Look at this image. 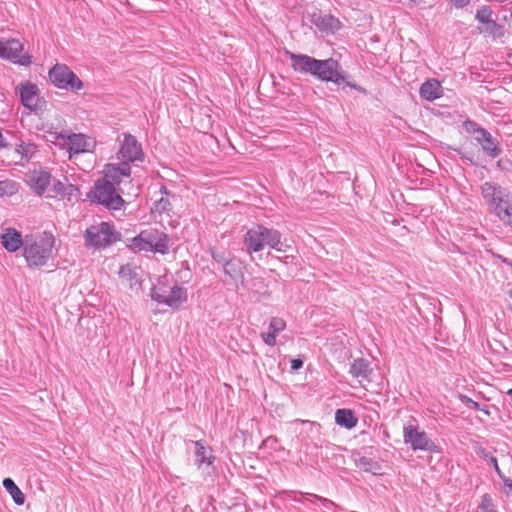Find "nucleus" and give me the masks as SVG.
Masks as SVG:
<instances>
[{"label": "nucleus", "mask_w": 512, "mask_h": 512, "mask_svg": "<svg viewBox=\"0 0 512 512\" xmlns=\"http://www.w3.org/2000/svg\"><path fill=\"white\" fill-rule=\"evenodd\" d=\"M419 94L426 101H434L442 96L443 89L438 80L428 79L420 86Z\"/></svg>", "instance_id": "obj_17"}, {"label": "nucleus", "mask_w": 512, "mask_h": 512, "mask_svg": "<svg viewBox=\"0 0 512 512\" xmlns=\"http://www.w3.org/2000/svg\"><path fill=\"white\" fill-rule=\"evenodd\" d=\"M195 445V464L198 468H202L205 466L207 473H210L213 470V462L215 460V456L213 455L212 449L210 447L205 446L203 441L198 440L194 442Z\"/></svg>", "instance_id": "obj_13"}, {"label": "nucleus", "mask_w": 512, "mask_h": 512, "mask_svg": "<svg viewBox=\"0 0 512 512\" xmlns=\"http://www.w3.org/2000/svg\"><path fill=\"white\" fill-rule=\"evenodd\" d=\"M478 455L487 460L493 467H494V470L497 474H500V467L498 465V461L496 459V457L490 455L484 448H480L479 451H478Z\"/></svg>", "instance_id": "obj_38"}, {"label": "nucleus", "mask_w": 512, "mask_h": 512, "mask_svg": "<svg viewBox=\"0 0 512 512\" xmlns=\"http://www.w3.org/2000/svg\"><path fill=\"white\" fill-rule=\"evenodd\" d=\"M3 184H6V182H0V186L3 185Z\"/></svg>", "instance_id": "obj_61"}, {"label": "nucleus", "mask_w": 512, "mask_h": 512, "mask_svg": "<svg viewBox=\"0 0 512 512\" xmlns=\"http://www.w3.org/2000/svg\"><path fill=\"white\" fill-rule=\"evenodd\" d=\"M103 179H107L112 182L114 186L121 183L119 173L115 170L114 165L111 164L107 166L105 170V177Z\"/></svg>", "instance_id": "obj_37"}, {"label": "nucleus", "mask_w": 512, "mask_h": 512, "mask_svg": "<svg viewBox=\"0 0 512 512\" xmlns=\"http://www.w3.org/2000/svg\"><path fill=\"white\" fill-rule=\"evenodd\" d=\"M48 75L51 83L57 88L70 91H79L83 88V82L66 64H55Z\"/></svg>", "instance_id": "obj_5"}, {"label": "nucleus", "mask_w": 512, "mask_h": 512, "mask_svg": "<svg viewBox=\"0 0 512 512\" xmlns=\"http://www.w3.org/2000/svg\"><path fill=\"white\" fill-rule=\"evenodd\" d=\"M511 194V192L509 191L508 188H504L501 192V194L495 198V200L491 201L490 203L486 204L487 206V210L490 214H492L494 212L495 209H497L498 205L503 201L505 200V198Z\"/></svg>", "instance_id": "obj_36"}, {"label": "nucleus", "mask_w": 512, "mask_h": 512, "mask_svg": "<svg viewBox=\"0 0 512 512\" xmlns=\"http://www.w3.org/2000/svg\"><path fill=\"white\" fill-rule=\"evenodd\" d=\"M494 216L498 218V220L505 226H508L512 229V204H510L509 208L503 209Z\"/></svg>", "instance_id": "obj_35"}, {"label": "nucleus", "mask_w": 512, "mask_h": 512, "mask_svg": "<svg viewBox=\"0 0 512 512\" xmlns=\"http://www.w3.org/2000/svg\"><path fill=\"white\" fill-rule=\"evenodd\" d=\"M288 56L291 60V67L295 72L310 75L322 82H332L338 86L343 85V90L349 87L364 96L369 94L367 89L350 81V75L344 71L340 63L332 57L316 59L306 54H296L293 52H288Z\"/></svg>", "instance_id": "obj_1"}, {"label": "nucleus", "mask_w": 512, "mask_h": 512, "mask_svg": "<svg viewBox=\"0 0 512 512\" xmlns=\"http://www.w3.org/2000/svg\"><path fill=\"white\" fill-rule=\"evenodd\" d=\"M102 232H100V224L98 226H90L84 233L85 244L88 247L100 248L103 246Z\"/></svg>", "instance_id": "obj_23"}, {"label": "nucleus", "mask_w": 512, "mask_h": 512, "mask_svg": "<svg viewBox=\"0 0 512 512\" xmlns=\"http://www.w3.org/2000/svg\"><path fill=\"white\" fill-rule=\"evenodd\" d=\"M100 232H102L103 246H110L121 240V234L115 230L114 225L109 222L100 223Z\"/></svg>", "instance_id": "obj_22"}, {"label": "nucleus", "mask_w": 512, "mask_h": 512, "mask_svg": "<svg viewBox=\"0 0 512 512\" xmlns=\"http://www.w3.org/2000/svg\"><path fill=\"white\" fill-rule=\"evenodd\" d=\"M159 192L164 197H168L171 194L170 191L167 189V187L165 185H161L160 186Z\"/></svg>", "instance_id": "obj_54"}, {"label": "nucleus", "mask_w": 512, "mask_h": 512, "mask_svg": "<svg viewBox=\"0 0 512 512\" xmlns=\"http://www.w3.org/2000/svg\"><path fill=\"white\" fill-rule=\"evenodd\" d=\"M496 165L501 171L508 172L512 169V161L507 157L500 158Z\"/></svg>", "instance_id": "obj_45"}, {"label": "nucleus", "mask_w": 512, "mask_h": 512, "mask_svg": "<svg viewBox=\"0 0 512 512\" xmlns=\"http://www.w3.org/2000/svg\"><path fill=\"white\" fill-rule=\"evenodd\" d=\"M69 140V151L73 153H84L88 151L87 140L83 134H71L68 137Z\"/></svg>", "instance_id": "obj_27"}, {"label": "nucleus", "mask_w": 512, "mask_h": 512, "mask_svg": "<svg viewBox=\"0 0 512 512\" xmlns=\"http://www.w3.org/2000/svg\"><path fill=\"white\" fill-rule=\"evenodd\" d=\"M114 168L120 176L129 177L131 174V167L128 161L120 162L119 164L114 165Z\"/></svg>", "instance_id": "obj_42"}, {"label": "nucleus", "mask_w": 512, "mask_h": 512, "mask_svg": "<svg viewBox=\"0 0 512 512\" xmlns=\"http://www.w3.org/2000/svg\"><path fill=\"white\" fill-rule=\"evenodd\" d=\"M304 361L301 358H295L291 360V370L298 371L303 367Z\"/></svg>", "instance_id": "obj_51"}, {"label": "nucleus", "mask_w": 512, "mask_h": 512, "mask_svg": "<svg viewBox=\"0 0 512 512\" xmlns=\"http://www.w3.org/2000/svg\"><path fill=\"white\" fill-rule=\"evenodd\" d=\"M133 252L146 251L151 252L150 246L146 244L145 236L140 232L137 236L130 239V243L127 245Z\"/></svg>", "instance_id": "obj_29"}, {"label": "nucleus", "mask_w": 512, "mask_h": 512, "mask_svg": "<svg viewBox=\"0 0 512 512\" xmlns=\"http://www.w3.org/2000/svg\"><path fill=\"white\" fill-rule=\"evenodd\" d=\"M492 14L493 11L489 6H483L481 9L477 10L475 18L479 23L486 24L487 29L493 30L498 27V24L492 19Z\"/></svg>", "instance_id": "obj_26"}, {"label": "nucleus", "mask_w": 512, "mask_h": 512, "mask_svg": "<svg viewBox=\"0 0 512 512\" xmlns=\"http://www.w3.org/2000/svg\"><path fill=\"white\" fill-rule=\"evenodd\" d=\"M78 192H79V189L77 186H75L73 184H69L66 186V192L64 194L67 195L70 200L71 197L74 196Z\"/></svg>", "instance_id": "obj_50"}, {"label": "nucleus", "mask_w": 512, "mask_h": 512, "mask_svg": "<svg viewBox=\"0 0 512 512\" xmlns=\"http://www.w3.org/2000/svg\"><path fill=\"white\" fill-rule=\"evenodd\" d=\"M17 92L19 94L22 105L26 109L34 112L42 109L41 101L38 95L39 89L36 84L30 81L21 83L17 87Z\"/></svg>", "instance_id": "obj_8"}, {"label": "nucleus", "mask_w": 512, "mask_h": 512, "mask_svg": "<svg viewBox=\"0 0 512 512\" xmlns=\"http://www.w3.org/2000/svg\"><path fill=\"white\" fill-rule=\"evenodd\" d=\"M372 372L373 369L371 368L370 362L364 358L355 359L351 363L349 369V373L352 375V377L360 379V383H362L363 381L370 382V376Z\"/></svg>", "instance_id": "obj_16"}, {"label": "nucleus", "mask_w": 512, "mask_h": 512, "mask_svg": "<svg viewBox=\"0 0 512 512\" xmlns=\"http://www.w3.org/2000/svg\"><path fill=\"white\" fill-rule=\"evenodd\" d=\"M511 16H512V11H511Z\"/></svg>", "instance_id": "obj_62"}, {"label": "nucleus", "mask_w": 512, "mask_h": 512, "mask_svg": "<svg viewBox=\"0 0 512 512\" xmlns=\"http://www.w3.org/2000/svg\"><path fill=\"white\" fill-rule=\"evenodd\" d=\"M119 153L122 158L128 162L143 161L144 159L141 144L137 141L135 136L129 133L124 134Z\"/></svg>", "instance_id": "obj_9"}, {"label": "nucleus", "mask_w": 512, "mask_h": 512, "mask_svg": "<svg viewBox=\"0 0 512 512\" xmlns=\"http://www.w3.org/2000/svg\"><path fill=\"white\" fill-rule=\"evenodd\" d=\"M260 336H261L263 342L266 345H268V346H275L276 345V337L277 336L275 334H273V333L268 331L267 333L262 332L260 334Z\"/></svg>", "instance_id": "obj_46"}, {"label": "nucleus", "mask_w": 512, "mask_h": 512, "mask_svg": "<svg viewBox=\"0 0 512 512\" xmlns=\"http://www.w3.org/2000/svg\"><path fill=\"white\" fill-rule=\"evenodd\" d=\"M356 466L360 469H362L365 472H373L376 473V471L380 470L381 466L380 464L368 457H360L356 460Z\"/></svg>", "instance_id": "obj_30"}, {"label": "nucleus", "mask_w": 512, "mask_h": 512, "mask_svg": "<svg viewBox=\"0 0 512 512\" xmlns=\"http://www.w3.org/2000/svg\"><path fill=\"white\" fill-rule=\"evenodd\" d=\"M119 276L129 282L131 289H135L137 291L141 288L142 282L140 280L137 267L133 264L127 263L122 265L119 270Z\"/></svg>", "instance_id": "obj_18"}, {"label": "nucleus", "mask_w": 512, "mask_h": 512, "mask_svg": "<svg viewBox=\"0 0 512 512\" xmlns=\"http://www.w3.org/2000/svg\"><path fill=\"white\" fill-rule=\"evenodd\" d=\"M262 233V224H256L247 230L244 235L243 245L248 254L257 253L264 249Z\"/></svg>", "instance_id": "obj_11"}, {"label": "nucleus", "mask_w": 512, "mask_h": 512, "mask_svg": "<svg viewBox=\"0 0 512 512\" xmlns=\"http://www.w3.org/2000/svg\"><path fill=\"white\" fill-rule=\"evenodd\" d=\"M51 173L45 169L33 170L28 174L27 183L31 190L38 196H42L51 183Z\"/></svg>", "instance_id": "obj_10"}, {"label": "nucleus", "mask_w": 512, "mask_h": 512, "mask_svg": "<svg viewBox=\"0 0 512 512\" xmlns=\"http://www.w3.org/2000/svg\"><path fill=\"white\" fill-rule=\"evenodd\" d=\"M187 290L178 285L173 286L169 294H156L154 301L159 304H165L171 308H178L182 303L187 301Z\"/></svg>", "instance_id": "obj_12"}, {"label": "nucleus", "mask_w": 512, "mask_h": 512, "mask_svg": "<svg viewBox=\"0 0 512 512\" xmlns=\"http://www.w3.org/2000/svg\"><path fill=\"white\" fill-rule=\"evenodd\" d=\"M497 257H498V259H500L502 261V263H504L508 266H512V260H510L504 256H501V255H498Z\"/></svg>", "instance_id": "obj_56"}, {"label": "nucleus", "mask_w": 512, "mask_h": 512, "mask_svg": "<svg viewBox=\"0 0 512 512\" xmlns=\"http://www.w3.org/2000/svg\"><path fill=\"white\" fill-rule=\"evenodd\" d=\"M172 210V204L168 197L161 196L160 199L156 200L153 203L152 211L157 212L159 214L168 213Z\"/></svg>", "instance_id": "obj_32"}, {"label": "nucleus", "mask_w": 512, "mask_h": 512, "mask_svg": "<svg viewBox=\"0 0 512 512\" xmlns=\"http://www.w3.org/2000/svg\"><path fill=\"white\" fill-rule=\"evenodd\" d=\"M497 475L502 480L504 487L508 489V491H506V494L509 495L512 492V478L506 477L502 470L500 471V474Z\"/></svg>", "instance_id": "obj_49"}, {"label": "nucleus", "mask_w": 512, "mask_h": 512, "mask_svg": "<svg viewBox=\"0 0 512 512\" xmlns=\"http://www.w3.org/2000/svg\"><path fill=\"white\" fill-rule=\"evenodd\" d=\"M507 395L512 397V388L507 391Z\"/></svg>", "instance_id": "obj_59"}, {"label": "nucleus", "mask_w": 512, "mask_h": 512, "mask_svg": "<svg viewBox=\"0 0 512 512\" xmlns=\"http://www.w3.org/2000/svg\"><path fill=\"white\" fill-rule=\"evenodd\" d=\"M286 328V322L280 317H272L269 322V332L276 336Z\"/></svg>", "instance_id": "obj_34"}, {"label": "nucleus", "mask_w": 512, "mask_h": 512, "mask_svg": "<svg viewBox=\"0 0 512 512\" xmlns=\"http://www.w3.org/2000/svg\"><path fill=\"white\" fill-rule=\"evenodd\" d=\"M0 239L3 247L10 253L18 251L21 247L24 249L25 239H23L21 232L15 228L5 229Z\"/></svg>", "instance_id": "obj_14"}, {"label": "nucleus", "mask_w": 512, "mask_h": 512, "mask_svg": "<svg viewBox=\"0 0 512 512\" xmlns=\"http://www.w3.org/2000/svg\"><path fill=\"white\" fill-rule=\"evenodd\" d=\"M168 293V287L165 283L163 282H159V285H153L152 288H151V291H150V297L151 299L154 301V297L156 296V294H164L166 295Z\"/></svg>", "instance_id": "obj_43"}, {"label": "nucleus", "mask_w": 512, "mask_h": 512, "mask_svg": "<svg viewBox=\"0 0 512 512\" xmlns=\"http://www.w3.org/2000/svg\"><path fill=\"white\" fill-rule=\"evenodd\" d=\"M210 251L212 259L221 268H223V266L229 261V258L234 255L230 251L218 250L216 248H212Z\"/></svg>", "instance_id": "obj_31"}, {"label": "nucleus", "mask_w": 512, "mask_h": 512, "mask_svg": "<svg viewBox=\"0 0 512 512\" xmlns=\"http://www.w3.org/2000/svg\"><path fill=\"white\" fill-rule=\"evenodd\" d=\"M505 187L497 182L485 181L480 186V193L485 205L497 198Z\"/></svg>", "instance_id": "obj_21"}, {"label": "nucleus", "mask_w": 512, "mask_h": 512, "mask_svg": "<svg viewBox=\"0 0 512 512\" xmlns=\"http://www.w3.org/2000/svg\"><path fill=\"white\" fill-rule=\"evenodd\" d=\"M310 493L305 494V499L311 503H315L317 500L309 496Z\"/></svg>", "instance_id": "obj_58"}, {"label": "nucleus", "mask_w": 512, "mask_h": 512, "mask_svg": "<svg viewBox=\"0 0 512 512\" xmlns=\"http://www.w3.org/2000/svg\"><path fill=\"white\" fill-rule=\"evenodd\" d=\"M52 190L56 195H64L66 186L60 180L55 179L52 184Z\"/></svg>", "instance_id": "obj_47"}, {"label": "nucleus", "mask_w": 512, "mask_h": 512, "mask_svg": "<svg viewBox=\"0 0 512 512\" xmlns=\"http://www.w3.org/2000/svg\"><path fill=\"white\" fill-rule=\"evenodd\" d=\"M23 44L18 39H0V58L14 64L28 66L31 64L30 56L23 54Z\"/></svg>", "instance_id": "obj_7"}, {"label": "nucleus", "mask_w": 512, "mask_h": 512, "mask_svg": "<svg viewBox=\"0 0 512 512\" xmlns=\"http://www.w3.org/2000/svg\"><path fill=\"white\" fill-rule=\"evenodd\" d=\"M6 147H8V143L6 142V140L2 134V131L0 130V149L6 148Z\"/></svg>", "instance_id": "obj_55"}, {"label": "nucleus", "mask_w": 512, "mask_h": 512, "mask_svg": "<svg viewBox=\"0 0 512 512\" xmlns=\"http://www.w3.org/2000/svg\"><path fill=\"white\" fill-rule=\"evenodd\" d=\"M511 309H512V305H511Z\"/></svg>", "instance_id": "obj_63"}, {"label": "nucleus", "mask_w": 512, "mask_h": 512, "mask_svg": "<svg viewBox=\"0 0 512 512\" xmlns=\"http://www.w3.org/2000/svg\"><path fill=\"white\" fill-rule=\"evenodd\" d=\"M454 151L460 155V157L463 159V160H466L468 161L470 164H474V159L472 156H469L467 155L466 153H464L460 148H454Z\"/></svg>", "instance_id": "obj_53"}, {"label": "nucleus", "mask_w": 512, "mask_h": 512, "mask_svg": "<svg viewBox=\"0 0 512 512\" xmlns=\"http://www.w3.org/2000/svg\"><path fill=\"white\" fill-rule=\"evenodd\" d=\"M55 238L51 233L44 232L40 237L26 236L23 256L30 268L47 265L52 258Z\"/></svg>", "instance_id": "obj_2"}, {"label": "nucleus", "mask_w": 512, "mask_h": 512, "mask_svg": "<svg viewBox=\"0 0 512 512\" xmlns=\"http://www.w3.org/2000/svg\"><path fill=\"white\" fill-rule=\"evenodd\" d=\"M243 269V262L235 255L229 258V261L222 268L224 274L234 282H237L243 278Z\"/></svg>", "instance_id": "obj_19"}, {"label": "nucleus", "mask_w": 512, "mask_h": 512, "mask_svg": "<svg viewBox=\"0 0 512 512\" xmlns=\"http://www.w3.org/2000/svg\"><path fill=\"white\" fill-rule=\"evenodd\" d=\"M404 442L410 444L413 450L439 452V447L428 437L425 431H419L417 427L408 425L403 430Z\"/></svg>", "instance_id": "obj_6"}, {"label": "nucleus", "mask_w": 512, "mask_h": 512, "mask_svg": "<svg viewBox=\"0 0 512 512\" xmlns=\"http://www.w3.org/2000/svg\"><path fill=\"white\" fill-rule=\"evenodd\" d=\"M459 399L460 401L466 405L468 408L470 409H474V410H478V409H481V404L477 401H474L473 399H471L470 397H468L467 395H463L461 394L459 396Z\"/></svg>", "instance_id": "obj_44"}, {"label": "nucleus", "mask_w": 512, "mask_h": 512, "mask_svg": "<svg viewBox=\"0 0 512 512\" xmlns=\"http://www.w3.org/2000/svg\"><path fill=\"white\" fill-rule=\"evenodd\" d=\"M141 232H142V234H144L145 240H146V244L148 246H150V250L152 252L153 251V247H154L153 244L156 242L159 230L151 229V230H144V231H141Z\"/></svg>", "instance_id": "obj_40"}, {"label": "nucleus", "mask_w": 512, "mask_h": 512, "mask_svg": "<svg viewBox=\"0 0 512 512\" xmlns=\"http://www.w3.org/2000/svg\"><path fill=\"white\" fill-rule=\"evenodd\" d=\"M16 152L21 154L22 158L29 159L31 158L37 151V146L33 143H20L16 147Z\"/></svg>", "instance_id": "obj_33"}, {"label": "nucleus", "mask_w": 512, "mask_h": 512, "mask_svg": "<svg viewBox=\"0 0 512 512\" xmlns=\"http://www.w3.org/2000/svg\"><path fill=\"white\" fill-rule=\"evenodd\" d=\"M335 423L346 429L354 428L358 423L355 412L347 408H339L335 412Z\"/></svg>", "instance_id": "obj_20"}, {"label": "nucleus", "mask_w": 512, "mask_h": 512, "mask_svg": "<svg viewBox=\"0 0 512 512\" xmlns=\"http://www.w3.org/2000/svg\"><path fill=\"white\" fill-rule=\"evenodd\" d=\"M310 497L313 499H316L318 502L322 504V506L327 510L326 512L334 510L337 506L336 504L331 501L330 499H327L325 497L316 495V494H309Z\"/></svg>", "instance_id": "obj_41"}, {"label": "nucleus", "mask_w": 512, "mask_h": 512, "mask_svg": "<svg viewBox=\"0 0 512 512\" xmlns=\"http://www.w3.org/2000/svg\"><path fill=\"white\" fill-rule=\"evenodd\" d=\"M311 22L320 30H332L339 21L330 14L313 13L311 15Z\"/></svg>", "instance_id": "obj_24"}, {"label": "nucleus", "mask_w": 512, "mask_h": 512, "mask_svg": "<svg viewBox=\"0 0 512 512\" xmlns=\"http://www.w3.org/2000/svg\"><path fill=\"white\" fill-rule=\"evenodd\" d=\"M169 242H170L169 236L166 233L159 231L158 235H157L156 242L153 244L154 247H153L152 252H156V253H160V254L168 253L169 247H170Z\"/></svg>", "instance_id": "obj_28"}, {"label": "nucleus", "mask_w": 512, "mask_h": 512, "mask_svg": "<svg viewBox=\"0 0 512 512\" xmlns=\"http://www.w3.org/2000/svg\"><path fill=\"white\" fill-rule=\"evenodd\" d=\"M463 128L468 134L473 136L475 142L481 147L486 156L495 159L502 154L500 141L477 122L468 119L463 122Z\"/></svg>", "instance_id": "obj_3"}, {"label": "nucleus", "mask_w": 512, "mask_h": 512, "mask_svg": "<svg viewBox=\"0 0 512 512\" xmlns=\"http://www.w3.org/2000/svg\"><path fill=\"white\" fill-rule=\"evenodd\" d=\"M3 487L10 494V496L13 499V501L17 505H23L24 504V502H25V495L20 490V488L16 485V483L14 482V480L12 478H9V477L5 478L3 480Z\"/></svg>", "instance_id": "obj_25"}, {"label": "nucleus", "mask_w": 512, "mask_h": 512, "mask_svg": "<svg viewBox=\"0 0 512 512\" xmlns=\"http://www.w3.org/2000/svg\"><path fill=\"white\" fill-rule=\"evenodd\" d=\"M86 196L91 202L112 210H119L125 204L124 199L116 192L113 183L107 179H97L93 189Z\"/></svg>", "instance_id": "obj_4"}, {"label": "nucleus", "mask_w": 512, "mask_h": 512, "mask_svg": "<svg viewBox=\"0 0 512 512\" xmlns=\"http://www.w3.org/2000/svg\"><path fill=\"white\" fill-rule=\"evenodd\" d=\"M449 3H451L455 8H464L465 6L469 5L470 0H447Z\"/></svg>", "instance_id": "obj_52"}, {"label": "nucleus", "mask_w": 512, "mask_h": 512, "mask_svg": "<svg viewBox=\"0 0 512 512\" xmlns=\"http://www.w3.org/2000/svg\"><path fill=\"white\" fill-rule=\"evenodd\" d=\"M477 411H482L484 414H486L488 416L490 415V412H489L487 406L482 405V404H481V409H478Z\"/></svg>", "instance_id": "obj_57"}, {"label": "nucleus", "mask_w": 512, "mask_h": 512, "mask_svg": "<svg viewBox=\"0 0 512 512\" xmlns=\"http://www.w3.org/2000/svg\"><path fill=\"white\" fill-rule=\"evenodd\" d=\"M262 239L265 246L279 252H285L289 245L282 242V233L275 229L262 225Z\"/></svg>", "instance_id": "obj_15"}, {"label": "nucleus", "mask_w": 512, "mask_h": 512, "mask_svg": "<svg viewBox=\"0 0 512 512\" xmlns=\"http://www.w3.org/2000/svg\"><path fill=\"white\" fill-rule=\"evenodd\" d=\"M510 204H512V193L509 194L505 200H503L497 207V209L494 210L492 215L497 214L498 212L502 211L505 208H509Z\"/></svg>", "instance_id": "obj_48"}, {"label": "nucleus", "mask_w": 512, "mask_h": 512, "mask_svg": "<svg viewBox=\"0 0 512 512\" xmlns=\"http://www.w3.org/2000/svg\"><path fill=\"white\" fill-rule=\"evenodd\" d=\"M508 295L510 298H512V288L508 291Z\"/></svg>", "instance_id": "obj_60"}, {"label": "nucleus", "mask_w": 512, "mask_h": 512, "mask_svg": "<svg viewBox=\"0 0 512 512\" xmlns=\"http://www.w3.org/2000/svg\"><path fill=\"white\" fill-rule=\"evenodd\" d=\"M480 508L484 512H497L490 494L486 493L481 497Z\"/></svg>", "instance_id": "obj_39"}]
</instances>
